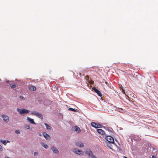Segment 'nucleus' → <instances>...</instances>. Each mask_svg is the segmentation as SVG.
I'll return each instance as SVG.
<instances>
[{
    "mask_svg": "<svg viewBox=\"0 0 158 158\" xmlns=\"http://www.w3.org/2000/svg\"><path fill=\"white\" fill-rule=\"evenodd\" d=\"M17 110L21 115H23L24 114H28L29 112V110H28L25 109H21L18 108H17Z\"/></svg>",
    "mask_w": 158,
    "mask_h": 158,
    "instance_id": "f257e3e1",
    "label": "nucleus"
},
{
    "mask_svg": "<svg viewBox=\"0 0 158 158\" xmlns=\"http://www.w3.org/2000/svg\"><path fill=\"white\" fill-rule=\"evenodd\" d=\"M105 139L109 143H114V138L111 136H107L106 135Z\"/></svg>",
    "mask_w": 158,
    "mask_h": 158,
    "instance_id": "f03ea898",
    "label": "nucleus"
},
{
    "mask_svg": "<svg viewBox=\"0 0 158 158\" xmlns=\"http://www.w3.org/2000/svg\"><path fill=\"white\" fill-rule=\"evenodd\" d=\"M31 114L37 116L38 117L40 118L42 120H43V119L42 115L37 111H32L31 112Z\"/></svg>",
    "mask_w": 158,
    "mask_h": 158,
    "instance_id": "7ed1b4c3",
    "label": "nucleus"
},
{
    "mask_svg": "<svg viewBox=\"0 0 158 158\" xmlns=\"http://www.w3.org/2000/svg\"><path fill=\"white\" fill-rule=\"evenodd\" d=\"M91 125L92 126L95 128H99L102 127V125L100 124L99 123L97 124L95 122H92L91 123Z\"/></svg>",
    "mask_w": 158,
    "mask_h": 158,
    "instance_id": "20e7f679",
    "label": "nucleus"
},
{
    "mask_svg": "<svg viewBox=\"0 0 158 158\" xmlns=\"http://www.w3.org/2000/svg\"><path fill=\"white\" fill-rule=\"evenodd\" d=\"M1 117L2 118L3 121L6 123L9 122V117L7 116L4 115H2Z\"/></svg>",
    "mask_w": 158,
    "mask_h": 158,
    "instance_id": "39448f33",
    "label": "nucleus"
},
{
    "mask_svg": "<svg viewBox=\"0 0 158 158\" xmlns=\"http://www.w3.org/2000/svg\"><path fill=\"white\" fill-rule=\"evenodd\" d=\"M73 152L74 153L80 155H82L83 154V152L82 151H80L79 149L77 148L74 149Z\"/></svg>",
    "mask_w": 158,
    "mask_h": 158,
    "instance_id": "423d86ee",
    "label": "nucleus"
},
{
    "mask_svg": "<svg viewBox=\"0 0 158 158\" xmlns=\"http://www.w3.org/2000/svg\"><path fill=\"white\" fill-rule=\"evenodd\" d=\"M43 135L45 138L47 140H50V137L49 135L45 132H44L43 134Z\"/></svg>",
    "mask_w": 158,
    "mask_h": 158,
    "instance_id": "0eeeda50",
    "label": "nucleus"
},
{
    "mask_svg": "<svg viewBox=\"0 0 158 158\" xmlns=\"http://www.w3.org/2000/svg\"><path fill=\"white\" fill-rule=\"evenodd\" d=\"M85 152L89 156H91L93 154L92 152L89 149H86Z\"/></svg>",
    "mask_w": 158,
    "mask_h": 158,
    "instance_id": "6e6552de",
    "label": "nucleus"
},
{
    "mask_svg": "<svg viewBox=\"0 0 158 158\" xmlns=\"http://www.w3.org/2000/svg\"><path fill=\"white\" fill-rule=\"evenodd\" d=\"M97 132L102 135H104L105 134V132L102 129H97Z\"/></svg>",
    "mask_w": 158,
    "mask_h": 158,
    "instance_id": "1a4fd4ad",
    "label": "nucleus"
},
{
    "mask_svg": "<svg viewBox=\"0 0 158 158\" xmlns=\"http://www.w3.org/2000/svg\"><path fill=\"white\" fill-rule=\"evenodd\" d=\"M73 130L77 133H79L81 132V130L80 128L77 126L74 127Z\"/></svg>",
    "mask_w": 158,
    "mask_h": 158,
    "instance_id": "9d476101",
    "label": "nucleus"
},
{
    "mask_svg": "<svg viewBox=\"0 0 158 158\" xmlns=\"http://www.w3.org/2000/svg\"><path fill=\"white\" fill-rule=\"evenodd\" d=\"M27 120L29 121L31 124H36V123L34 122V120L30 117H28L27 118Z\"/></svg>",
    "mask_w": 158,
    "mask_h": 158,
    "instance_id": "9b49d317",
    "label": "nucleus"
},
{
    "mask_svg": "<svg viewBox=\"0 0 158 158\" xmlns=\"http://www.w3.org/2000/svg\"><path fill=\"white\" fill-rule=\"evenodd\" d=\"M76 145L77 146L80 147H83L84 146V145L81 142H77L76 143Z\"/></svg>",
    "mask_w": 158,
    "mask_h": 158,
    "instance_id": "f8f14e48",
    "label": "nucleus"
},
{
    "mask_svg": "<svg viewBox=\"0 0 158 158\" xmlns=\"http://www.w3.org/2000/svg\"><path fill=\"white\" fill-rule=\"evenodd\" d=\"M51 149L54 153H59L56 147H52L51 148Z\"/></svg>",
    "mask_w": 158,
    "mask_h": 158,
    "instance_id": "ddd939ff",
    "label": "nucleus"
},
{
    "mask_svg": "<svg viewBox=\"0 0 158 158\" xmlns=\"http://www.w3.org/2000/svg\"><path fill=\"white\" fill-rule=\"evenodd\" d=\"M29 88L30 89L34 91L36 89V87H35L32 85L29 86Z\"/></svg>",
    "mask_w": 158,
    "mask_h": 158,
    "instance_id": "4468645a",
    "label": "nucleus"
},
{
    "mask_svg": "<svg viewBox=\"0 0 158 158\" xmlns=\"http://www.w3.org/2000/svg\"><path fill=\"white\" fill-rule=\"evenodd\" d=\"M0 141L2 143L5 145H6V143H7L10 142V141H6V140H0Z\"/></svg>",
    "mask_w": 158,
    "mask_h": 158,
    "instance_id": "2eb2a0df",
    "label": "nucleus"
},
{
    "mask_svg": "<svg viewBox=\"0 0 158 158\" xmlns=\"http://www.w3.org/2000/svg\"><path fill=\"white\" fill-rule=\"evenodd\" d=\"M41 144L45 148L47 149L48 148V146L46 143H41Z\"/></svg>",
    "mask_w": 158,
    "mask_h": 158,
    "instance_id": "dca6fc26",
    "label": "nucleus"
},
{
    "mask_svg": "<svg viewBox=\"0 0 158 158\" xmlns=\"http://www.w3.org/2000/svg\"><path fill=\"white\" fill-rule=\"evenodd\" d=\"M44 124L45 125V126H46V128L47 129H48V130H50L51 129V127L49 125H48V124H47L46 123H45Z\"/></svg>",
    "mask_w": 158,
    "mask_h": 158,
    "instance_id": "f3484780",
    "label": "nucleus"
},
{
    "mask_svg": "<svg viewBox=\"0 0 158 158\" xmlns=\"http://www.w3.org/2000/svg\"><path fill=\"white\" fill-rule=\"evenodd\" d=\"M98 95L100 97H101L102 96V94L100 91L98 90L96 92Z\"/></svg>",
    "mask_w": 158,
    "mask_h": 158,
    "instance_id": "a211bd4d",
    "label": "nucleus"
},
{
    "mask_svg": "<svg viewBox=\"0 0 158 158\" xmlns=\"http://www.w3.org/2000/svg\"><path fill=\"white\" fill-rule=\"evenodd\" d=\"M10 87L12 89L16 87V85L15 84H11L10 85Z\"/></svg>",
    "mask_w": 158,
    "mask_h": 158,
    "instance_id": "6ab92c4d",
    "label": "nucleus"
},
{
    "mask_svg": "<svg viewBox=\"0 0 158 158\" xmlns=\"http://www.w3.org/2000/svg\"><path fill=\"white\" fill-rule=\"evenodd\" d=\"M25 127L26 128H27V129H30V126L29 125H25Z\"/></svg>",
    "mask_w": 158,
    "mask_h": 158,
    "instance_id": "aec40b11",
    "label": "nucleus"
},
{
    "mask_svg": "<svg viewBox=\"0 0 158 158\" xmlns=\"http://www.w3.org/2000/svg\"><path fill=\"white\" fill-rule=\"evenodd\" d=\"M19 98L20 99H21L22 100H25V98L23 96H20L19 97Z\"/></svg>",
    "mask_w": 158,
    "mask_h": 158,
    "instance_id": "412c9836",
    "label": "nucleus"
},
{
    "mask_svg": "<svg viewBox=\"0 0 158 158\" xmlns=\"http://www.w3.org/2000/svg\"><path fill=\"white\" fill-rule=\"evenodd\" d=\"M93 89L95 92H96L98 89H97L95 87H94L92 88Z\"/></svg>",
    "mask_w": 158,
    "mask_h": 158,
    "instance_id": "4be33fe9",
    "label": "nucleus"
},
{
    "mask_svg": "<svg viewBox=\"0 0 158 158\" xmlns=\"http://www.w3.org/2000/svg\"><path fill=\"white\" fill-rule=\"evenodd\" d=\"M93 89L95 92H96L98 89H97L95 87H94L92 88Z\"/></svg>",
    "mask_w": 158,
    "mask_h": 158,
    "instance_id": "5701e85b",
    "label": "nucleus"
},
{
    "mask_svg": "<svg viewBox=\"0 0 158 158\" xmlns=\"http://www.w3.org/2000/svg\"><path fill=\"white\" fill-rule=\"evenodd\" d=\"M69 110H71V111H75V110L74 109H73V108H69Z\"/></svg>",
    "mask_w": 158,
    "mask_h": 158,
    "instance_id": "b1692460",
    "label": "nucleus"
},
{
    "mask_svg": "<svg viewBox=\"0 0 158 158\" xmlns=\"http://www.w3.org/2000/svg\"><path fill=\"white\" fill-rule=\"evenodd\" d=\"M107 146L109 148H111V145L110 143H108L107 144Z\"/></svg>",
    "mask_w": 158,
    "mask_h": 158,
    "instance_id": "393cba45",
    "label": "nucleus"
},
{
    "mask_svg": "<svg viewBox=\"0 0 158 158\" xmlns=\"http://www.w3.org/2000/svg\"><path fill=\"white\" fill-rule=\"evenodd\" d=\"M15 133L17 134H19L20 133V131H16Z\"/></svg>",
    "mask_w": 158,
    "mask_h": 158,
    "instance_id": "a878e982",
    "label": "nucleus"
},
{
    "mask_svg": "<svg viewBox=\"0 0 158 158\" xmlns=\"http://www.w3.org/2000/svg\"><path fill=\"white\" fill-rule=\"evenodd\" d=\"M2 146L0 145V151H2Z\"/></svg>",
    "mask_w": 158,
    "mask_h": 158,
    "instance_id": "bb28decb",
    "label": "nucleus"
},
{
    "mask_svg": "<svg viewBox=\"0 0 158 158\" xmlns=\"http://www.w3.org/2000/svg\"><path fill=\"white\" fill-rule=\"evenodd\" d=\"M108 131L109 132H110L111 133L110 134L111 135H112V133H113V132L111 130L108 129Z\"/></svg>",
    "mask_w": 158,
    "mask_h": 158,
    "instance_id": "cd10ccee",
    "label": "nucleus"
},
{
    "mask_svg": "<svg viewBox=\"0 0 158 158\" xmlns=\"http://www.w3.org/2000/svg\"><path fill=\"white\" fill-rule=\"evenodd\" d=\"M91 158H97L95 156L93 155V154H92V155L91 156Z\"/></svg>",
    "mask_w": 158,
    "mask_h": 158,
    "instance_id": "c85d7f7f",
    "label": "nucleus"
},
{
    "mask_svg": "<svg viewBox=\"0 0 158 158\" xmlns=\"http://www.w3.org/2000/svg\"><path fill=\"white\" fill-rule=\"evenodd\" d=\"M122 65L123 66H124L125 67H127V64H123Z\"/></svg>",
    "mask_w": 158,
    "mask_h": 158,
    "instance_id": "c756f323",
    "label": "nucleus"
},
{
    "mask_svg": "<svg viewBox=\"0 0 158 158\" xmlns=\"http://www.w3.org/2000/svg\"><path fill=\"white\" fill-rule=\"evenodd\" d=\"M152 158H156V156L154 155H153V156H152Z\"/></svg>",
    "mask_w": 158,
    "mask_h": 158,
    "instance_id": "7c9ffc66",
    "label": "nucleus"
},
{
    "mask_svg": "<svg viewBox=\"0 0 158 158\" xmlns=\"http://www.w3.org/2000/svg\"><path fill=\"white\" fill-rule=\"evenodd\" d=\"M122 92H123V93L124 94H125V91L124 90H123V89H122Z\"/></svg>",
    "mask_w": 158,
    "mask_h": 158,
    "instance_id": "2f4dec72",
    "label": "nucleus"
},
{
    "mask_svg": "<svg viewBox=\"0 0 158 158\" xmlns=\"http://www.w3.org/2000/svg\"><path fill=\"white\" fill-rule=\"evenodd\" d=\"M6 82L7 83H9V81L8 80L6 81Z\"/></svg>",
    "mask_w": 158,
    "mask_h": 158,
    "instance_id": "473e14b6",
    "label": "nucleus"
},
{
    "mask_svg": "<svg viewBox=\"0 0 158 158\" xmlns=\"http://www.w3.org/2000/svg\"><path fill=\"white\" fill-rule=\"evenodd\" d=\"M86 77H87V78L88 79L89 77V76H86Z\"/></svg>",
    "mask_w": 158,
    "mask_h": 158,
    "instance_id": "72a5a7b5",
    "label": "nucleus"
},
{
    "mask_svg": "<svg viewBox=\"0 0 158 158\" xmlns=\"http://www.w3.org/2000/svg\"><path fill=\"white\" fill-rule=\"evenodd\" d=\"M123 157H124V158H127V157H126V156H124Z\"/></svg>",
    "mask_w": 158,
    "mask_h": 158,
    "instance_id": "f704fd0d",
    "label": "nucleus"
},
{
    "mask_svg": "<svg viewBox=\"0 0 158 158\" xmlns=\"http://www.w3.org/2000/svg\"><path fill=\"white\" fill-rule=\"evenodd\" d=\"M34 154H37V152H35V153H34Z\"/></svg>",
    "mask_w": 158,
    "mask_h": 158,
    "instance_id": "c9c22d12",
    "label": "nucleus"
},
{
    "mask_svg": "<svg viewBox=\"0 0 158 158\" xmlns=\"http://www.w3.org/2000/svg\"><path fill=\"white\" fill-rule=\"evenodd\" d=\"M79 75H80V76H81V73H79Z\"/></svg>",
    "mask_w": 158,
    "mask_h": 158,
    "instance_id": "e433bc0d",
    "label": "nucleus"
},
{
    "mask_svg": "<svg viewBox=\"0 0 158 158\" xmlns=\"http://www.w3.org/2000/svg\"><path fill=\"white\" fill-rule=\"evenodd\" d=\"M1 79L0 78V81H1Z\"/></svg>",
    "mask_w": 158,
    "mask_h": 158,
    "instance_id": "4c0bfd02",
    "label": "nucleus"
}]
</instances>
